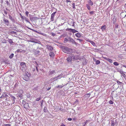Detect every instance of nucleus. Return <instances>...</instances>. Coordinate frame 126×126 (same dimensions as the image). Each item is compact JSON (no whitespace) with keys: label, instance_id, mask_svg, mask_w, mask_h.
Listing matches in <instances>:
<instances>
[{"label":"nucleus","instance_id":"obj_1","mask_svg":"<svg viewBox=\"0 0 126 126\" xmlns=\"http://www.w3.org/2000/svg\"><path fill=\"white\" fill-rule=\"evenodd\" d=\"M20 69L23 72H25L27 69V67L25 63L22 62L20 64Z\"/></svg>","mask_w":126,"mask_h":126},{"label":"nucleus","instance_id":"obj_2","mask_svg":"<svg viewBox=\"0 0 126 126\" xmlns=\"http://www.w3.org/2000/svg\"><path fill=\"white\" fill-rule=\"evenodd\" d=\"M63 51L65 53L68 54L72 52V49L70 48L66 47L63 49Z\"/></svg>","mask_w":126,"mask_h":126},{"label":"nucleus","instance_id":"obj_3","mask_svg":"<svg viewBox=\"0 0 126 126\" xmlns=\"http://www.w3.org/2000/svg\"><path fill=\"white\" fill-rule=\"evenodd\" d=\"M66 31L70 32H72L73 33H75L76 32H78V31L75 29H73L71 28H67L66 30Z\"/></svg>","mask_w":126,"mask_h":126},{"label":"nucleus","instance_id":"obj_4","mask_svg":"<svg viewBox=\"0 0 126 126\" xmlns=\"http://www.w3.org/2000/svg\"><path fill=\"white\" fill-rule=\"evenodd\" d=\"M3 21L5 24L7 26H8L9 25L10 23L9 20L4 17L3 18Z\"/></svg>","mask_w":126,"mask_h":126},{"label":"nucleus","instance_id":"obj_5","mask_svg":"<svg viewBox=\"0 0 126 126\" xmlns=\"http://www.w3.org/2000/svg\"><path fill=\"white\" fill-rule=\"evenodd\" d=\"M46 48L49 51H52L53 50V47L51 46L50 45H47Z\"/></svg>","mask_w":126,"mask_h":126},{"label":"nucleus","instance_id":"obj_6","mask_svg":"<svg viewBox=\"0 0 126 126\" xmlns=\"http://www.w3.org/2000/svg\"><path fill=\"white\" fill-rule=\"evenodd\" d=\"M68 41L71 42L72 44H77L73 38L70 37H69L68 38Z\"/></svg>","mask_w":126,"mask_h":126},{"label":"nucleus","instance_id":"obj_7","mask_svg":"<svg viewBox=\"0 0 126 126\" xmlns=\"http://www.w3.org/2000/svg\"><path fill=\"white\" fill-rule=\"evenodd\" d=\"M31 30H32V31L34 32H36L40 34L41 35H43L44 36H45L46 35V34L45 33H41V32H38V31H36V30H34V29H31Z\"/></svg>","mask_w":126,"mask_h":126},{"label":"nucleus","instance_id":"obj_8","mask_svg":"<svg viewBox=\"0 0 126 126\" xmlns=\"http://www.w3.org/2000/svg\"><path fill=\"white\" fill-rule=\"evenodd\" d=\"M55 70H50L48 72V74L49 76H52L53 75L55 74Z\"/></svg>","mask_w":126,"mask_h":126},{"label":"nucleus","instance_id":"obj_9","mask_svg":"<svg viewBox=\"0 0 126 126\" xmlns=\"http://www.w3.org/2000/svg\"><path fill=\"white\" fill-rule=\"evenodd\" d=\"M60 77V76L58 75L57 77H54L53 78H52L51 80L52 81H53L55 80H57V79H60L61 78Z\"/></svg>","mask_w":126,"mask_h":126},{"label":"nucleus","instance_id":"obj_10","mask_svg":"<svg viewBox=\"0 0 126 126\" xmlns=\"http://www.w3.org/2000/svg\"><path fill=\"white\" fill-rule=\"evenodd\" d=\"M37 40L34 38H31L30 39V40L28 41L29 42H32L37 43Z\"/></svg>","mask_w":126,"mask_h":126},{"label":"nucleus","instance_id":"obj_11","mask_svg":"<svg viewBox=\"0 0 126 126\" xmlns=\"http://www.w3.org/2000/svg\"><path fill=\"white\" fill-rule=\"evenodd\" d=\"M56 12H55L51 14L50 18V19L51 21H53L54 15Z\"/></svg>","mask_w":126,"mask_h":126},{"label":"nucleus","instance_id":"obj_12","mask_svg":"<svg viewBox=\"0 0 126 126\" xmlns=\"http://www.w3.org/2000/svg\"><path fill=\"white\" fill-rule=\"evenodd\" d=\"M8 16L9 18L12 22L13 23H15V20L14 19L10 14H9Z\"/></svg>","mask_w":126,"mask_h":126},{"label":"nucleus","instance_id":"obj_13","mask_svg":"<svg viewBox=\"0 0 126 126\" xmlns=\"http://www.w3.org/2000/svg\"><path fill=\"white\" fill-rule=\"evenodd\" d=\"M24 79L26 81H28L29 79V77L27 75H24V77H23Z\"/></svg>","mask_w":126,"mask_h":126},{"label":"nucleus","instance_id":"obj_14","mask_svg":"<svg viewBox=\"0 0 126 126\" xmlns=\"http://www.w3.org/2000/svg\"><path fill=\"white\" fill-rule=\"evenodd\" d=\"M104 58L106 60L108 61L110 63H111L113 62L112 60L106 57H104Z\"/></svg>","mask_w":126,"mask_h":126},{"label":"nucleus","instance_id":"obj_15","mask_svg":"<svg viewBox=\"0 0 126 126\" xmlns=\"http://www.w3.org/2000/svg\"><path fill=\"white\" fill-rule=\"evenodd\" d=\"M8 96V95L6 94L5 93H3L2 94L1 96L0 97V98H2L4 97H7Z\"/></svg>","mask_w":126,"mask_h":126},{"label":"nucleus","instance_id":"obj_16","mask_svg":"<svg viewBox=\"0 0 126 126\" xmlns=\"http://www.w3.org/2000/svg\"><path fill=\"white\" fill-rule=\"evenodd\" d=\"M75 35L78 38H80L81 36V34L79 32H78L75 34Z\"/></svg>","mask_w":126,"mask_h":126},{"label":"nucleus","instance_id":"obj_17","mask_svg":"<svg viewBox=\"0 0 126 126\" xmlns=\"http://www.w3.org/2000/svg\"><path fill=\"white\" fill-rule=\"evenodd\" d=\"M49 55L51 57H54V53L52 51H51L49 52Z\"/></svg>","mask_w":126,"mask_h":126},{"label":"nucleus","instance_id":"obj_18","mask_svg":"<svg viewBox=\"0 0 126 126\" xmlns=\"http://www.w3.org/2000/svg\"><path fill=\"white\" fill-rule=\"evenodd\" d=\"M115 123L114 121L113 120L111 121V126H114L115 124H116V123L117 122L116 120H115Z\"/></svg>","mask_w":126,"mask_h":126},{"label":"nucleus","instance_id":"obj_19","mask_svg":"<svg viewBox=\"0 0 126 126\" xmlns=\"http://www.w3.org/2000/svg\"><path fill=\"white\" fill-rule=\"evenodd\" d=\"M106 27L105 25H104L102 26L101 29L102 31H105L106 29Z\"/></svg>","mask_w":126,"mask_h":126},{"label":"nucleus","instance_id":"obj_20","mask_svg":"<svg viewBox=\"0 0 126 126\" xmlns=\"http://www.w3.org/2000/svg\"><path fill=\"white\" fill-rule=\"evenodd\" d=\"M120 73L121 74V76H123L124 78H125L126 77V75L124 73V72L123 71H121Z\"/></svg>","mask_w":126,"mask_h":126},{"label":"nucleus","instance_id":"obj_21","mask_svg":"<svg viewBox=\"0 0 126 126\" xmlns=\"http://www.w3.org/2000/svg\"><path fill=\"white\" fill-rule=\"evenodd\" d=\"M88 121H89L87 120L84 123H81V125L82 126H85L86 125L87 122Z\"/></svg>","mask_w":126,"mask_h":126},{"label":"nucleus","instance_id":"obj_22","mask_svg":"<svg viewBox=\"0 0 126 126\" xmlns=\"http://www.w3.org/2000/svg\"><path fill=\"white\" fill-rule=\"evenodd\" d=\"M88 2L91 6H92L93 4V2L91 0H89L88 1Z\"/></svg>","mask_w":126,"mask_h":126},{"label":"nucleus","instance_id":"obj_23","mask_svg":"<svg viewBox=\"0 0 126 126\" xmlns=\"http://www.w3.org/2000/svg\"><path fill=\"white\" fill-rule=\"evenodd\" d=\"M11 97L12 99L13 100V103L14 104L15 102V100L16 99V98L13 96H11Z\"/></svg>","mask_w":126,"mask_h":126},{"label":"nucleus","instance_id":"obj_24","mask_svg":"<svg viewBox=\"0 0 126 126\" xmlns=\"http://www.w3.org/2000/svg\"><path fill=\"white\" fill-rule=\"evenodd\" d=\"M72 59L69 56L68 58L66 60L68 62H71L72 61Z\"/></svg>","mask_w":126,"mask_h":126},{"label":"nucleus","instance_id":"obj_25","mask_svg":"<svg viewBox=\"0 0 126 126\" xmlns=\"http://www.w3.org/2000/svg\"><path fill=\"white\" fill-rule=\"evenodd\" d=\"M79 59V57L77 56H75L73 57V60H77Z\"/></svg>","mask_w":126,"mask_h":126},{"label":"nucleus","instance_id":"obj_26","mask_svg":"<svg viewBox=\"0 0 126 126\" xmlns=\"http://www.w3.org/2000/svg\"><path fill=\"white\" fill-rule=\"evenodd\" d=\"M8 41L9 43L11 44H12L13 43L12 40L11 39H8Z\"/></svg>","mask_w":126,"mask_h":126},{"label":"nucleus","instance_id":"obj_27","mask_svg":"<svg viewBox=\"0 0 126 126\" xmlns=\"http://www.w3.org/2000/svg\"><path fill=\"white\" fill-rule=\"evenodd\" d=\"M40 53V51L39 50H36L34 52V54L36 55Z\"/></svg>","mask_w":126,"mask_h":126},{"label":"nucleus","instance_id":"obj_28","mask_svg":"<svg viewBox=\"0 0 126 126\" xmlns=\"http://www.w3.org/2000/svg\"><path fill=\"white\" fill-rule=\"evenodd\" d=\"M69 56L72 59H73V57H74V55L73 54H70L69 55Z\"/></svg>","mask_w":126,"mask_h":126},{"label":"nucleus","instance_id":"obj_29","mask_svg":"<svg viewBox=\"0 0 126 126\" xmlns=\"http://www.w3.org/2000/svg\"><path fill=\"white\" fill-rule=\"evenodd\" d=\"M24 19H25V20L27 22L30 23L29 20L28 18L26 17L25 16H24Z\"/></svg>","mask_w":126,"mask_h":126},{"label":"nucleus","instance_id":"obj_30","mask_svg":"<svg viewBox=\"0 0 126 126\" xmlns=\"http://www.w3.org/2000/svg\"><path fill=\"white\" fill-rule=\"evenodd\" d=\"M86 7H87V8L88 10H90V6L88 4H86Z\"/></svg>","mask_w":126,"mask_h":126},{"label":"nucleus","instance_id":"obj_31","mask_svg":"<svg viewBox=\"0 0 126 126\" xmlns=\"http://www.w3.org/2000/svg\"><path fill=\"white\" fill-rule=\"evenodd\" d=\"M14 54L13 53L11 54L9 56V58L10 59H12L13 57Z\"/></svg>","mask_w":126,"mask_h":126},{"label":"nucleus","instance_id":"obj_32","mask_svg":"<svg viewBox=\"0 0 126 126\" xmlns=\"http://www.w3.org/2000/svg\"><path fill=\"white\" fill-rule=\"evenodd\" d=\"M100 63V61L99 60H97L95 64L96 65H98Z\"/></svg>","mask_w":126,"mask_h":126},{"label":"nucleus","instance_id":"obj_33","mask_svg":"<svg viewBox=\"0 0 126 126\" xmlns=\"http://www.w3.org/2000/svg\"><path fill=\"white\" fill-rule=\"evenodd\" d=\"M89 42L91 43V44L94 46H95V43L93 42L92 41H90Z\"/></svg>","mask_w":126,"mask_h":126},{"label":"nucleus","instance_id":"obj_34","mask_svg":"<svg viewBox=\"0 0 126 126\" xmlns=\"http://www.w3.org/2000/svg\"><path fill=\"white\" fill-rule=\"evenodd\" d=\"M90 95V94H87L85 95V97H86L87 98H89Z\"/></svg>","mask_w":126,"mask_h":126},{"label":"nucleus","instance_id":"obj_35","mask_svg":"<svg viewBox=\"0 0 126 126\" xmlns=\"http://www.w3.org/2000/svg\"><path fill=\"white\" fill-rule=\"evenodd\" d=\"M113 64L115 66H118L119 64L117 62H114L113 63Z\"/></svg>","mask_w":126,"mask_h":126},{"label":"nucleus","instance_id":"obj_36","mask_svg":"<svg viewBox=\"0 0 126 126\" xmlns=\"http://www.w3.org/2000/svg\"><path fill=\"white\" fill-rule=\"evenodd\" d=\"M43 110L44 112H46L47 110V108L45 107L44 108Z\"/></svg>","mask_w":126,"mask_h":126},{"label":"nucleus","instance_id":"obj_37","mask_svg":"<svg viewBox=\"0 0 126 126\" xmlns=\"http://www.w3.org/2000/svg\"><path fill=\"white\" fill-rule=\"evenodd\" d=\"M18 84L17 83H16L14 85V88L15 89L16 87H18Z\"/></svg>","mask_w":126,"mask_h":126},{"label":"nucleus","instance_id":"obj_38","mask_svg":"<svg viewBox=\"0 0 126 126\" xmlns=\"http://www.w3.org/2000/svg\"><path fill=\"white\" fill-rule=\"evenodd\" d=\"M72 7L74 9H76V8L75 7V3H73Z\"/></svg>","mask_w":126,"mask_h":126},{"label":"nucleus","instance_id":"obj_39","mask_svg":"<svg viewBox=\"0 0 126 126\" xmlns=\"http://www.w3.org/2000/svg\"><path fill=\"white\" fill-rule=\"evenodd\" d=\"M68 41V39L66 38H65L64 40V42H67V41Z\"/></svg>","mask_w":126,"mask_h":126},{"label":"nucleus","instance_id":"obj_40","mask_svg":"<svg viewBox=\"0 0 126 126\" xmlns=\"http://www.w3.org/2000/svg\"><path fill=\"white\" fill-rule=\"evenodd\" d=\"M29 13L28 12L26 11L25 12V14L26 15V16H27L28 17V14H29Z\"/></svg>","mask_w":126,"mask_h":126},{"label":"nucleus","instance_id":"obj_41","mask_svg":"<svg viewBox=\"0 0 126 126\" xmlns=\"http://www.w3.org/2000/svg\"><path fill=\"white\" fill-rule=\"evenodd\" d=\"M38 88V86H37L35 87L33 89L35 91V90H37Z\"/></svg>","mask_w":126,"mask_h":126},{"label":"nucleus","instance_id":"obj_42","mask_svg":"<svg viewBox=\"0 0 126 126\" xmlns=\"http://www.w3.org/2000/svg\"><path fill=\"white\" fill-rule=\"evenodd\" d=\"M117 83L118 84H119V85H121V84L122 83V82H121L118 81H117Z\"/></svg>","mask_w":126,"mask_h":126},{"label":"nucleus","instance_id":"obj_43","mask_svg":"<svg viewBox=\"0 0 126 126\" xmlns=\"http://www.w3.org/2000/svg\"><path fill=\"white\" fill-rule=\"evenodd\" d=\"M43 102H44V101H43V100H42L41 102V107H42L43 106H42V105H43Z\"/></svg>","mask_w":126,"mask_h":126},{"label":"nucleus","instance_id":"obj_44","mask_svg":"<svg viewBox=\"0 0 126 126\" xmlns=\"http://www.w3.org/2000/svg\"><path fill=\"white\" fill-rule=\"evenodd\" d=\"M109 103L110 104H113V102L112 100H110L109 102Z\"/></svg>","mask_w":126,"mask_h":126},{"label":"nucleus","instance_id":"obj_45","mask_svg":"<svg viewBox=\"0 0 126 126\" xmlns=\"http://www.w3.org/2000/svg\"><path fill=\"white\" fill-rule=\"evenodd\" d=\"M23 51V50H22L21 51H20L19 49H18L16 51V52H22Z\"/></svg>","mask_w":126,"mask_h":126},{"label":"nucleus","instance_id":"obj_46","mask_svg":"<svg viewBox=\"0 0 126 126\" xmlns=\"http://www.w3.org/2000/svg\"><path fill=\"white\" fill-rule=\"evenodd\" d=\"M40 99H41L40 97H39L38 98H37L36 99V101H39Z\"/></svg>","mask_w":126,"mask_h":126},{"label":"nucleus","instance_id":"obj_47","mask_svg":"<svg viewBox=\"0 0 126 126\" xmlns=\"http://www.w3.org/2000/svg\"><path fill=\"white\" fill-rule=\"evenodd\" d=\"M20 17L22 20H23L24 19V17H23L22 15H21Z\"/></svg>","mask_w":126,"mask_h":126},{"label":"nucleus","instance_id":"obj_48","mask_svg":"<svg viewBox=\"0 0 126 126\" xmlns=\"http://www.w3.org/2000/svg\"><path fill=\"white\" fill-rule=\"evenodd\" d=\"M4 13L5 14H6V15L7 14V11H6L5 10H4Z\"/></svg>","mask_w":126,"mask_h":126},{"label":"nucleus","instance_id":"obj_49","mask_svg":"<svg viewBox=\"0 0 126 126\" xmlns=\"http://www.w3.org/2000/svg\"><path fill=\"white\" fill-rule=\"evenodd\" d=\"M94 11H91L90 12V14L91 15H92L93 14Z\"/></svg>","mask_w":126,"mask_h":126},{"label":"nucleus","instance_id":"obj_50","mask_svg":"<svg viewBox=\"0 0 126 126\" xmlns=\"http://www.w3.org/2000/svg\"><path fill=\"white\" fill-rule=\"evenodd\" d=\"M71 26H72L74 27L75 26V24H74V22H73V23L71 25Z\"/></svg>","mask_w":126,"mask_h":126},{"label":"nucleus","instance_id":"obj_51","mask_svg":"<svg viewBox=\"0 0 126 126\" xmlns=\"http://www.w3.org/2000/svg\"><path fill=\"white\" fill-rule=\"evenodd\" d=\"M63 74L61 73L60 75H59V76H60V77L61 78L62 77V76H63Z\"/></svg>","mask_w":126,"mask_h":126},{"label":"nucleus","instance_id":"obj_52","mask_svg":"<svg viewBox=\"0 0 126 126\" xmlns=\"http://www.w3.org/2000/svg\"><path fill=\"white\" fill-rule=\"evenodd\" d=\"M67 120L69 121H70L72 120V119L71 118H68L67 119Z\"/></svg>","mask_w":126,"mask_h":126},{"label":"nucleus","instance_id":"obj_53","mask_svg":"<svg viewBox=\"0 0 126 126\" xmlns=\"http://www.w3.org/2000/svg\"><path fill=\"white\" fill-rule=\"evenodd\" d=\"M59 87L60 88H62L63 87V86H62V85H59Z\"/></svg>","mask_w":126,"mask_h":126},{"label":"nucleus","instance_id":"obj_54","mask_svg":"<svg viewBox=\"0 0 126 126\" xmlns=\"http://www.w3.org/2000/svg\"><path fill=\"white\" fill-rule=\"evenodd\" d=\"M77 40H79V41L80 42L81 41H82V40L81 39H80L79 38H77Z\"/></svg>","mask_w":126,"mask_h":126},{"label":"nucleus","instance_id":"obj_55","mask_svg":"<svg viewBox=\"0 0 126 126\" xmlns=\"http://www.w3.org/2000/svg\"><path fill=\"white\" fill-rule=\"evenodd\" d=\"M78 102V100H76V101H75V103H77Z\"/></svg>","mask_w":126,"mask_h":126},{"label":"nucleus","instance_id":"obj_56","mask_svg":"<svg viewBox=\"0 0 126 126\" xmlns=\"http://www.w3.org/2000/svg\"><path fill=\"white\" fill-rule=\"evenodd\" d=\"M66 1L67 2H70V1L69 0H66Z\"/></svg>","mask_w":126,"mask_h":126},{"label":"nucleus","instance_id":"obj_57","mask_svg":"<svg viewBox=\"0 0 126 126\" xmlns=\"http://www.w3.org/2000/svg\"><path fill=\"white\" fill-rule=\"evenodd\" d=\"M52 35L53 36H54L55 35V34L54 33H52Z\"/></svg>","mask_w":126,"mask_h":126},{"label":"nucleus","instance_id":"obj_58","mask_svg":"<svg viewBox=\"0 0 126 126\" xmlns=\"http://www.w3.org/2000/svg\"><path fill=\"white\" fill-rule=\"evenodd\" d=\"M123 67H125L126 68V65H123Z\"/></svg>","mask_w":126,"mask_h":126},{"label":"nucleus","instance_id":"obj_59","mask_svg":"<svg viewBox=\"0 0 126 126\" xmlns=\"http://www.w3.org/2000/svg\"><path fill=\"white\" fill-rule=\"evenodd\" d=\"M36 70L37 71H38V67H36Z\"/></svg>","mask_w":126,"mask_h":126},{"label":"nucleus","instance_id":"obj_60","mask_svg":"<svg viewBox=\"0 0 126 126\" xmlns=\"http://www.w3.org/2000/svg\"><path fill=\"white\" fill-rule=\"evenodd\" d=\"M51 88L50 87H48V89H47V90H50Z\"/></svg>","mask_w":126,"mask_h":126},{"label":"nucleus","instance_id":"obj_61","mask_svg":"<svg viewBox=\"0 0 126 126\" xmlns=\"http://www.w3.org/2000/svg\"><path fill=\"white\" fill-rule=\"evenodd\" d=\"M38 64L37 63V64H36V66H36V67H38Z\"/></svg>","mask_w":126,"mask_h":126},{"label":"nucleus","instance_id":"obj_62","mask_svg":"<svg viewBox=\"0 0 126 126\" xmlns=\"http://www.w3.org/2000/svg\"><path fill=\"white\" fill-rule=\"evenodd\" d=\"M59 85H58V86H57L56 87H55L56 88H58L59 87Z\"/></svg>","mask_w":126,"mask_h":126},{"label":"nucleus","instance_id":"obj_63","mask_svg":"<svg viewBox=\"0 0 126 126\" xmlns=\"http://www.w3.org/2000/svg\"><path fill=\"white\" fill-rule=\"evenodd\" d=\"M25 105H26L28 106V104L27 103H26L25 104Z\"/></svg>","mask_w":126,"mask_h":126},{"label":"nucleus","instance_id":"obj_64","mask_svg":"<svg viewBox=\"0 0 126 126\" xmlns=\"http://www.w3.org/2000/svg\"><path fill=\"white\" fill-rule=\"evenodd\" d=\"M35 63L36 64L38 63L36 61L35 62Z\"/></svg>","mask_w":126,"mask_h":126}]
</instances>
